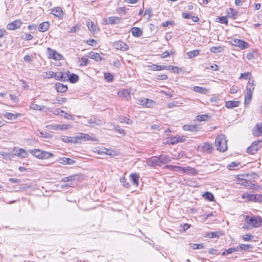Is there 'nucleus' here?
Here are the masks:
<instances>
[{"label":"nucleus","mask_w":262,"mask_h":262,"mask_svg":"<svg viewBox=\"0 0 262 262\" xmlns=\"http://www.w3.org/2000/svg\"><path fill=\"white\" fill-rule=\"evenodd\" d=\"M216 149L220 151L224 152L227 149V140L223 135L217 136L215 141Z\"/></svg>","instance_id":"f257e3e1"},{"label":"nucleus","mask_w":262,"mask_h":262,"mask_svg":"<svg viewBox=\"0 0 262 262\" xmlns=\"http://www.w3.org/2000/svg\"><path fill=\"white\" fill-rule=\"evenodd\" d=\"M246 221L249 225L257 228L260 226L261 217L256 215H253L250 217L249 216H246Z\"/></svg>","instance_id":"f03ea898"},{"label":"nucleus","mask_w":262,"mask_h":262,"mask_svg":"<svg viewBox=\"0 0 262 262\" xmlns=\"http://www.w3.org/2000/svg\"><path fill=\"white\" fill-rule=\"evenodd\" d=\"M45 76L47 78H54L56 80L62 81L67 80V76H65L64 73L62 72L55 73L53 71H49L48 73H46Z\"/></svg>","instance_id":"7ed1b4c3"},{"label":"nucleus","mask_w":262,"mask_h":262,"mask_svg":"<svg viewBox=\"0 0 262 262\" xmlns=\"http://www.w3.org/2000/svg\"><path fill=\"white\" fill-rule=\"evenodd\" d=\"M261 141L260 140L254 141L251 146L247 148V152L251 155H253L256 153L261 148Z\"/></svg>","instance_id":"20e7f679"},{"label":"nucleus","mask_w":262,"mask_h":262,"mask_svg":"<svg viewBox=\"0 0 262 262\" xmlns=\"http://www.w3.org/2000/svg\"><path fill=\"white\" fill-rule=\"evenodd\" d=\"M48 58L53 59L55 60H60L62 59L63 56L61 54L57 53L55 50H52L50 48H47Z\"/></svg>","instance_id":"39448f33"},{"label":"nucleus","mask_w":262,"mask_h":262,"mask_svg":"<svg viewBox=\"0 0 262 262\" xmlns=\"http://www.w3.org/2000/svg\"><path fill=\"white\" fill-rule=\"evenodd\" d=\"M198 149L201 152L210 154L212 152L213 148L211 144L209 143H204L198 146Z\"/></svg>","instance_id":"423d86ee"},{"label":"nucleus","mask_w":262,"mask_h":262,"mask_svg":"<svg viewBox=\"0 0 262 262\" xmlns=\"http://www.w3.org/2000/svg\"><path fill=\"white\" fill-rule=\"evenodd\" d=\"M146 164L148 166L152 167L161 166L158 156H154L147 159Z\"/></svg>","instance_id":"0eeeda50"},{"label":"nucleus","mask_w":262,"mask_h":262,"mask_svg":"<svg viewBox=\"0 0 262 262\" xmlns=\"http://www.w3.org/2000/svg\"><path fill=\"white\" fill-rule=\"evenodd\" d=\"M232 45L239 47L242 50L246 49L249 47L248 42L238 39H235L232 41Z\"/></svg>","instance_id":"6e6552de"},{"label":"nucleus","mask_w":262,"mask_h":262,"mask_svg":"<svg viewBox=\"0 0 262 262\" xmlns=\"http://www.w3.org/2000/svg\"><path fill=\"white\" fill-rule=\"evenodd\" d=\"M254 89L253 83H252L251 86L250 88H247V93L246 95L245 96V105L248 104L251 100L252 96L253 94V91Z\"/></svg>","instance_id":"1a4fd4ad"},{"label":"nucleus","mask_w":262,"mask_h":262,"mask_svg":"<svg viewBox=\"0 0 262 262\" xmlns=\"http://www.w3.org/2000/svg\"><path fill=\"white\" fill-rule=\"evenodd\" d=\"M49 129H52L54 130H63L67 129L70 125H66V124H53L51 125H49L47 126Z\"/></svg>","instance_id":"9d476101"},{"label":"nucleus","mask_w":262,"mask_h":262,"mask_svg":"<svg viewBox=\"0 0 262 262\" xmlns=\"http://www.w3.org/2000/svg\"><path fill=\"white\" fill-rule=\"evenodd\" d=\"M78 141L83 140L84 141H98V139L94 137L90 136L89 134L80 133L78 135Z\"/></svg>","instance_id":"9b49d317"},{"label":"nucleus","mask_w":262,"mask_h":262,"mask_svg":"<svg viewBox=\"0 0 262 262\" xmlns=\"http://www.w3.org/2000/svg\"><path fill=\"white\" fill-rule=\"evenodd\" d=\"M252 134L255 137L262 135V122L256 124L252 129Z\"/></svg>","instance_id":"f8f14e48"},{"label":"nucleus","mask_w":262,"mask_h":262,"mask_svg":"<svg viewBox=\"0 0 262 262\" xmlns=\"http://www.w3.org/2000/svg\"><path fill=\"white\" fill-rule=\"evenodd\" d=\"M21 21L19 20H16L9 23L7 26V29L10 30H14L19 28L21 25Z\"/></svg>","instance_id":"ddd939ff"},{"label":"nucleus","mask_w":262,"mask_h":262,"mask_svg":"<svg viewBox=\"0 0 262 262\" xmlns=\"http://www.w3.org/2000/svg\"><path fill=\"white\" fill-rule=\"evenodd\" d=\"M51 14L59 18H62L63 15L62 9L60 7H56L51 9Z\"/></svg>","instance_id":"4468645a"},{"label":"nucleus","mask_w":262,"mask_h":262,"mask_svg":"<svg viewBox=\"0 0 262 262\" xmlns=\"http://www.w3.org/2000/svg\"><path fill=\"white\" fill-rule=\"evenodd\" d=\"M118 95L119 97L125 98L127 100H128L131 98L130 92L127 89H123L119 91Z\"/></svg>","instance_id":"2eb2a0df"},{"label":"nucleus","mask_w":262,"mask_h":262,"mask_svg":"<svg viewBox=\"0 0 262 262\" xmlns=\"http://www.w3.org/2000/svg\"><path fill=\"white\" fill-rule=\"evenodd\" d=\"M14 155L20 158H26L28 156V152L23 148H18L13 150Z\"/></svg>","instance_id":"dca6fc26"},{"label":"nucleus","mask_w":262,"mask_h":262,"mask_svg":"<svg viewBox=\"0 0 262 262\" xmlns=\"http://www.w3.org/2000/svg\"><path fill=\"white\" fill-rule=\"evenodd\" d=\"M65 76H67V79L72 83H76L79 80V77L75 74H70L69 71L64 73Z\"/></svg>","instance_id":"f3484780"},{"label":"nucleus","mask_w":262,"mask_h":262,"mask_svg":"<svg viewBox=\"0 0 262 262\" xmlns=\"http://www.w3.org/2000/svg\"><path fill=\"white\" fill-rule=\"evenodd\" d=\"M158 157L161 165L167 164L171 161V158L167 155H161Z\"/></svg>","instance_id":"a211bd4d"},{"label":"nucleus","mask_w":262,"mask_h":262,"mask_svg":"<svg viewBox=\"0 0 262 262\" xmlns=\"http://www.w3.org/2000/svg\"><path fill=\"white\" fill-rule=\"evenodd\" d=\"M88 57L91 59H94L97 62L100 61L103 59L99 53L94 52H89L88 53Z\"/></svg>","instance_id":"6ab92c4d"},{"label":"nucleus","mask_w":262,"mask_h":262,"mask_svg":"<svg viewBox=\"0 0 262 262\" xmlns=\"http://www.w3.org/2000/svg\"><path fill=\"white\" fill-rule=\"evenodd\" d=\"M120 18L117 16H111L107 18L105 21L107 24H118L120 22Z\"/></svg>","instance_id":"aec40b11"},{"label":"nucleus","mask_w":262,"mask_h":262,"mask_svg":"<svg viewBox=\"0 0 262 262\" xmlns=\"http://www.w3.org/2000/svg\"><path fill=\"white\" fill-rule=\"evenodd\" d=\"M240 103L239 101H228L226 102L225 106L228 108H233L238 106Z\"/></svg>","instance_id":"412c9836"},{"label":"nucleus","mask_w":262,"mask_h":262,"mask_svg":"<svg viewBox=\"0 0 262 262\" xmlns=\"http://www.w3.org/2000/svg\"><path fill=\"white\" fill-rule=\"evenodd\" d=\"M88 123L91 124L93 127L100 126L102 124V121L96 118H91L88 120Z\"/></svg>","instance_id":"4be33fe9"},{"label":"nucleus","mask_w":262,"mask_h":262,"mask_svg":"<svg viewBox=\"0 0 262 262\" xmlns=\"http://www.w3.org/2000/svg\"><path fill=\"white\" fill-rule=\"evenodd\" d=\"M185 140L184 137L176 136L170 139V143L171 144H175L178 143L183 142Z\"/></svg>","instance_id":"5701e85b"},{"label":"nucleus","mask_w":262,"mask_h":262,"mask_svg":"<svg viewBox=\"0 0 262 262\" xmlns=\"http://www.w3.org/2000/svg\"><path fill=\"white\" fill-rule=\"evenodd\" d=\"M55 88L56 91L59 93H64L68 90V87L66 85L60 83H56L55 84Z\"/></svg>","instance_id":"b1692460"},{"label":"nucleus","mask_w":262,"mask_h":262,"mask_svg":"<svg viewBox=\"0 0 262 262\" xmlns=\"http://www.w3.org/2000/svg\"><path fill=\"white\" fill-rule=\"evenodd\" d=\"M132 35L137 37H140L142 35L143 32L141 29L138 27H133L131 30Z\"/></svg>","instance_id":"393cba45"},{"label":"nucleus","mask_w":262,"mask_h":262,"mask_svg":"<svg viewBox=\"0 0 262 262\" xmlns=\"http://www.w3.org/2000/svg\"><path fill=\"white\" fill-rule=\"evenodd\" d=\"M50 27V24L48 21H44L41 23L38 27V30L40 32H44L47 31Z\"/></svg>","instance_id":"a878e982"},{"label":"nucleus","mask_w":262,"mask_h":262,"mask_svg":"<svg viewBox=\"0 0 262 262\" xmlns=\"http://www.w3.org/2000/svg\"><path fill=\"white\" fill-rule=\"evenodd\" d=\"M116 48L117 49L125 51L128 50V46L124 42L122 41H118L115 43Z\"/></svg>","instance_id":"bb28decb"},{"label":"nucleus","mask_w":262,"mask_h":262,"mask_svg":"<svg viewBox=\"0 0 262 262\" xmlns=\"http://www.w3.org/2000/svg\"><path fill=\"white\" fill-rule=\"evenodd\" d=\"M78 177V174L71 175L69 177H65L62 178L61 180V181L63 182H73L76 180Z\"/></svg>","instance_id":"cd10ccee"},{"label":"nucleus","mask_w":262,"mask_h":262,"mask_svg":"<svg viewBox=\"0 0 262 262\" xmlns=\"http://www.w3.org/2000/svg\"><path fill=\"white\" fill-rule=\"evenodd\" d=\"M198 128L196 125L193 124L184 125L183 126V129L184 130L187 131L196 132L198 130Z\"/></svg>","instance_id":"c85d7f7f"},{"label":"nucleus","mask_w":262,"mask_h":262,"mask_svg":"<svg viewBox=\"0 0 262 262\" xmlns=\"http://www.w3.org/2000/svg\"><path fill=\"white\" fill-rule=\"evenodd\" d=\"M192 90L195 92L205 94L208 92V90L205 88L195 86L193 87Z\"/></svg>","instance_id":"c756f323"},{"label":"nucleus","mask_w":262,"mask_h":262,"mask_svg":"<svg viewBox=\"0 0 262 262\" xmlns=\"http://www.w3.org/2000/svg\"><path fill=\"white\" fill-rule=\"evenodd\" d=\"M75 162H76L73 159L64 157V158H62L61 159V161L60 162V163L62 164H64V165H66V164L73 165V164H75Z\"/></svg>","instance_id":"7c9ffc66"},{"label":"nucleus","mask_w":262,"mask_h":262,"mask_svg":"<svg viewBox=\"0 0 262 262\" xmlns=\"http://www.w3.org/2000/svg\"><path fill=\"white\" fill-rule=\"evenodd\" d=\"M130 177L136 186L139 185V175L137 173H132L130 175Z\"/></svg>","instance_id":"2f4dec72"},{"label":"nucleus","mask_w":262,"mask_h":262,"mask_svg":"<svg viewBox=\"0 0 262 262\" xmlns=\"http://www.w3.org/2000/svg\"><path fill=\"white\" fill-rule=\"evenodd\" d=\"M30 152L33 156L39 159L41 158L42 151L39 149H34L29 150Z\"/></svg>","instance_id":"473e14b6"},{"label":"nucleus","mask_w":262,"mask_h":262,"mask_svg":"<svg viewBox=\"0 0 262 262\" xmlns=\"http://www.w3.org/2000/svg\"><path fill=\"white\" fill-rule=\"evenodd\" d=\"M20 116L19 114H13L11 113H6L5 116L8 119L13 120L16 119L18 116Z\"/></svg>","instance_id":"72a5a7b5"},{"label":"nucleus","mask_w":262,"mask_h":262,"mask_svg":"<svg viewBox=\"0 0 262 262\" xmlns=\"http://www.w3.org/2000/svg\"><path fill=\"white\" fill-rule=\"evenodd\" d=\"M238 14V12L232 8H229L228 11V15L229 17L235 19Z\"/></svg>","instance_id":"f704fd0d"},{"label":"nucleus","mask_w":262,"mask_h":262,"mask_svg":"<svg viewBox=\"0 0 262 262\" xmlns=\"http://www.w3.org/2000/svg\"><path fill=\"white\" fill-rule=\"evenodd\" d=\"M87 26L91 32H95L97 30V26L93 21L88 22Z\"/></svg>","instance_id":"c9c22d12"},{"label":"nucleus","mask_w":262,"mask_h":262,"mask_svg":"<svg viewBox=\"0 0 262 262\" xmlns=\"http://www.w3.org/2000/svg\"><path fill=\"white\" fill-rule=\"evenodd\" d=\"M41 154V156L40 159H49L54 156V155L52 153L45 151H42V152Z\"/></svg>","instance_id":"e433bc0d"},{"label":"nucleus","mask_w":262,"mask_h":262,"mask_svg":"<svg viewBox=\"0 0 262 262\" xmlns=\"http://www.w3.org/2000/svg\"><path fill=\"white\" fill-rule=\"evenodd\" d=\"M255 194H248L244 193L242 195V198L246 199L248 201H254V198H255Z\"/></svg>","instance_id":"4c0bfd02"},{"label":"nucleus","mask_w":262,"mask_h":262,"mask_svg":"<svg viewBox=\"0 0 262 262\" xmlns=\"http://www.w3.org/2000/svg\"><path fill=\"white\" fill-rule=\"evenodd\" d=\"M204 198L209 201H212L214 200V196L213 195L209 192H205L203 195Z\"/></svg>","instance_id":"58836bf2"},{"label":"nucleus","mask_w":262,"mask_h":262,"mask_svg":"<svg viewBox=\"0 0 262 262\" xmlns=\"http://www.w3.org/2000/svg\"><path fill=\"white\" fill-rule=\"evenodd\" d=\"M120 121L121 123H125L128 124H132L133 122L132 120L124 116L120 118Z\"/></svg>","instance_id":"ea45409f"},{"label":"nucleus","mask_w":262,"mask_h":262,"mask_svg":"<svg viewBox=\"0 0 262 262\" xmlns=\"http://www.w3.org/2000/svg\"><path fill=\"white\" fill-rule=\"evenodd\" d=\"M199 50H195L188 52L187 55L189 56V58H191L192 57L198 56L199 54Z\"/></svg>","instance_id":"a19ab883"},{"label":"nucleus","mask_w":262,"mask_h":262,"mask_svg":"<svg viewBox=\"0 0 262 262\" xmlns=\"http://www.w3.org/2000/svg\"><path fill=\"white\" fill-rule=\"evenodd\" d=\"M239 165V162H232L228 165L227 168L229 170H233L235 167H238Z\"/></svg>","instance_id":"79ce46f5"},{"label":"nucleus","mask_w":262,"mask_h":262,"mask_svg":"<svg viewBox=\"0 0 262 262\" xmlns=\"http://www.w3.org/2000/svg\"><path fill=\"white\" fill-rule=\"evenodd\" d=\"M30 107L32 109L36 111H42L43 108H45L44 106H40L34 103H32Z\"/></svg>","instance_id":"37998d69"},{"label":"nucleus","mask_w":262,"mask_h":262,"mask_svg":"<svg viewBox=\"0 0 262 262\" xmlns=\"http://www.w3.org/2000/svg\"><path fill=\"white\" fill-rule=\"evenodd\" d=\"M242 248V251L243 250L244 251H249L250 249H251L253 248V246L250 244H241Z\"/></svg>","instance_id":"c03bdc74"},{"label":"nucleus","mask_w":262,"mask_h":262,"mask_svg":"<svg viewBox=\"0 0 262 262\" xmlns=\"http://www.w3.org/2000/svg\"><path fill=\"white\" fill-rule=\"evenodd\" d=\"M210 50L212 53H219L222 51V47L220 46L212 47L210 48Z\"/></svg>","instance_id":"a18cd8bd"},{"label":"nucleus","mask_w":262,"mask_h":262,"mask_svg":"<svg viewBox=\"0 0 262 262\" xmlns=\"http://www.w3.org/2000/svg\"><path fill=\"white\" fill-rule=\"evenodd\" d=\"M61 116H63L64 118L69 120H74V117L71 114L67 113L64 111L63 114H61Z\"/></svg>","instance_id":"49530a36"},{"label":"nucleus","mask_w":262,"mask_h":262,"mask_svg":"<svg viewBox=\"0 0 262 262\" xmlns=\"http://www.w3.org/2000/svg\"><path fill=\"white\" fill-rule=\"evenodd\" d=\"M69 143H78V135L75 137H69Z\"/></svg>","instance_id":"de8ad7c7"},{"label":"nucleus","mask_w":262,"mask_h":262,"mask_svg":"<svg viewBox=\"0 0 262 262\" xmlns=\"http://www.w3.org/2000/svg\"><path fill=\"white\" fill-rule=\"evenodd\" d=\"M174 171H182L183 172H186L187 171V167H183L178 166H175Z\"/></svg>","instance_id":"09e8293b"},{"label":"nucleus","mask_w":262,"mask_h":262,"mask_svg":"<svg viewBox=\"0 0 262 262\" xmlns=\"http://www.w3.org/2000/svg\"><path fill=\"white\" fill-rule=\"evenodd\" d=\"M219 19V22L223 24H226L227 25L228 24V20L226 16H221L220 17L218 18Z\"/></svg>","instance_id":"8fccbe9b"},{"label":"nucleus","mask_w":262,"mask_h":262,"mask_svg":"<svg viewBox=\"0 0 262 262\" xmlns=\"http://www.w3.org/2000/svg\"><path fill=\"white\" fill-rule=\"evenodd\" d=\"M208 118V115H199L196 117V119L199 121H204L207 120Z\"/></svg>","instance_id":"3c124183"},{"label":"nucleus","mask_w":262,"mask_h":262,"mask_svg":"<svg viewBox=\"0 0 262 262\" xmlns=\"http://www.w3.org/2000/svg\"><path fill=\"white\" fill-rule=\"evenodd\" d=\"M253 236L250 234H247L244 235L242 237L243 239L245 241H251L252 239L253 238Z\"/></svg>","instance_id":"603ef678"},{"label":"nucleus","mask_w":262,"mask_h":262,"mask_svg":"<svg viewBox=\"0 0 262 262\" xmlns=\"http://www.w3.org/2000/svg\"><path fill=\"white\" fill-rule=\"evenodd\" d=\"M114 129H115V131H116L117 132H118L121 134H122L124 136L126 134L125 130L123 129L120 128L119 126H118V125L115 126Z\"/></svg>","instance_id":"864d4df0"},{"label":"nucleus","mask_w":262,"mask_h":262,"mask_svg":"<svg viewBox=\"0 0 262 262\" xmlns=\"http://www.w3.org/2000/svg\"><path fill=\"white\" fill-rule=\"evenodd\" d=\"M207 236L209 238H214L219 236V232H212L208 233Z\"/></svg>","instance_id":"5fc2aeb1"},{"label":"nucleus","mask_w":262,"mask_h":262,"mask_svg":"<svg viewBox=\"0 0 262 262\" xmlns=\"http://www.w3.org/2000/svg\"><path fill=\"white\" fill-rule=\"evenodd\" d=\"M81 60L82 61L80 63L81 66H86L89 64V60L86 58L82 57Z\"/></svg>","instance_id":"6e6d98bb"},{"label":"nucleus","mask_w":262,"mask_h":262,"mask_svg":"<svg viewBox=\"0 0 262 262\" xmlns=\"http://www.w3.org/2000/svg\"><path fill=\"white\" fill-rule=\"evenodd\" d=\"M246 187L254 189L256 188V184H252L250 181H248V183H246V185L245 186Z\"/></svg>","instance_id":"4d7b16f0"},{"label":"nucleus","mask_w":262,"mask_h":262,"mask_svg":"<svg viewBox=\"0 0 262 262\" xmlns=\"http://www.w3.org/2000/svg\"><path fill=\"white\" fill-rule=\"evenodd\" d=\"M120 181L123 184V185L124 187L128 188L130 186V184H129V183L126 182V180L125 178H121Z\"/></svg>","instance_id":"13d9d810"},{"label":"nucleus","mask_w":262,"mask_h":262,"mask_svg":"<svg viewBox=\"0 0 262 262\" xmlns=\"http://www.w3.org/2000/svg\"><path fill=\"white\" fill-rule=\"evenodd\" d=\"M251 74L249 72H247V73H242L241 74V76H240V78L241 79L243 78V79H248L249 77L250 76Z\"/></svg>","instance_id":"bf43d9fd"},{"label":"nucleus","mask_w":262,"mask_h":262,"mask_svg":"<svg viewBox=\"0 0 262 262\" xmlns=\"http://www.w3.org/2000/svg\"><path fill=\"white\" fill-rule=\"evenodd\" d=\"M104 78L108 81H112L113 79V76L110 73H105L104 75Z\"/></svg>","instance_id":"052dcab7"},{"label":"nucleus","mask_w":262,"mask_h":262,"mask_svg":"<svg viewBox=\"0 0 262 262\" xmlns=\"http://www.w3.org/2000/svg\"><path fill=\"white\" fill-rule=\"evenodd\" d=\"M151 70L154 71H160V66L152 64L149 66Z\"/></svg>","instance_id":"680f3d73"},{"label":"nucleus","mask_w":262,"mask_h":262,"mask_svg":"<svg viewBox=\"0 0 262 262\" xmlns=\"http://www.w3.org/2000/svg\"><path fill=\"white\" fill-rule=\"evenodd\" d=\"M255 196L256 197L254 198V202H262V194H255Z\"/></svg>","instance_id":"e2e57ef3"},{"label":"nucleus","mask_w":262,"mask_h":262,"mask_svg":"<svg viewBox=\"0 0 262 262\" xmlns=\"http://www.w3.org/2000/svg\"><path fill=\"white\" fill-rule=\"evenodd\" d=\"M24 60L26 62H30L32 61V57L29 55H26L24 57Z\"/></svg>","instance_id":"0e129e2a"},{"label":"nucleus","mask_w":262,"mask_h":262,"mask_svg":"<svg viewBox=\"0 0 262 262\" xmlns=\"http://www.w3.org/2000/svg\"><path fill=\"white\" fill-rule=\"evenodd\" d=\"M192 248L193 249H203L204 248V245L203 244H194L192 246Z\"/></svg>","instance_id":"69168bd1"},{"label":"nucleus","mask_w":262,"mask_h":262,"mask_svg":"<svg viewBox=\"0 0 262 262\" xmlns=\"http://www.w3.org/2000/svg\"><path fill=\"white\" fill-rule=\"evenodd\" d=\"M66 101H67V98L63 97V98H61L60 99H56V101L54 102L53 103H57L58 104H61L66 102Z\"/></svg>","instance_id":"338daca9"},{"label":"nucleus","mask_w":262,"mask_h":262,"mask_svg":"<svg viewBox=\"0 0 262 262\" xmlns=\"http://www.w3.org/2000/svg\"><path fill=\"white\" fill-rule=\"evenodd\" d=\"M207 69H211L214 71H217L219 70V66L216 64H213V65L210 66V68H206Z\"/></svg>","instance_id":"774afa93"}]
</instances>
